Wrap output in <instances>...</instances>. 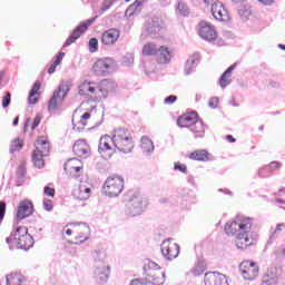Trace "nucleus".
Masks as SVG:
<instances>
[{"mask_svg":"<svg viewBox=\"0 0 285 285\" xmlns=\"http://www.w3.org/2000/svg\"><path fill=\"white\" fill-rule=\"evenodd\" d=\"M39 97H40L39 94H35V92L30 91L29 104H32V105L37 104L39 101Z\"/></svg>","mask_w":285,"mask_h":285,"instance_id":"nucleus-44","label":"nucleus"},{"mask_svg":"<svg viewBox=\"0 0 285 285\" xmlns=\"http://www.w3.org/2000/svg\"><path fill=\"white\" fill-rule=\"evenodd\" d=\"M114 145L120 153H132L135 148V139L132 134L126 128H120L114 131Z\"/></svg>","mask_w":285,"mask_h":285,"instance_id":"nucleus-6","label":"nucleus"},{"mask_svg":"<svg viewBox=\"0 0 285 285\" xmlns=\"http://www.w3.org/2000/svg\"><path fill=\"white\" fill-rule=\"evenodd\" d=\"M156 56H157L158 63H169L170 62L171 55H170V49L168 47L160 46L158 48V53Z\"/></svg>","mask_w":285,"mask_h":285,"instance_id":"nucleus-31","label":"nucleus"},{"mask_svg":"<svg viewBox=\"0 0 285 285\" xmlns=\"http://www.w3.org/2000/svg\"><path fill=\"white\" fill-rule=\"evenodd\" d=\"M11 95L10 91L6 92V96L2 98V108H8L10 106Z\"/></svg>","mask_w":285,"mask_h":285,"instance_id":"nucleus-43","label":"nucleus"},{"mask_svg":"<svg viewBox=\"0 0 285 285\" xmlns=\"http://www.w3.org/2000/svg\"><path fill=\"white\" fill-rule=\"evenodd\" d=\"M174 170H178V173H183L184 175H186V173H188V166H186V164L176 161L174 163Z\"/></svg>","mask_w":285,"mask_h":285,"instance_id":"nucleus-39","label":"nucleus"},{"mask_svg":"<svg viewBox=\"0 0 285 285\" xmlns=\"http://www.w3.org/2000/svg\"><path fill=\"white\" fill-rule=\"evenodd\" d=\"M213 1H215V0H204V3H206V6H210V3H212V6H213Z\"/></svg>","mask_w":285,"mask_h":285,"instance_id":"nucleus-57","label":"nucleus"},{"mask_svg":"<svg viewBox=\"0 0 285 285\" xmlns=\"http://www.w3.org/2000/svg\"><path fill=\"white\" fill-rule=\"evenodd\" d=\"M214 101H215V99H212V100L209 101L210 108H215V105H213Z\"/></svg>","mask_w":285,"mask_h":285,"instance_id":"nucleus-61","label":"nucleus"},{"mask_svg":"<svg viewBox=\"0 0 285 285\" xmlns=\"http://www.w3.org/2000/svg\"><path fill=\"white\" fill-rule=\"evenodd\" d=\"M278 48H279L281 50H285V46H284V45H278Z\"/></svg>","mask_w":285,"mask_h":285,"instance_id":"nucleus-62","label":"nucleus"},{"mask_svg":"<svg viewBox=\"0 0 285 285\" xmlns=\"http://www.w3.org/2000/svg\"><path fill=\"white\" fill-rule=\"evenodd\" d=\"M90 193H92V185L88 180H80L75 187L72 196L76 199L86 200L90 199Z\"/></svg>","mask_w":285,"mask_h":285,"instance_id":"nucleus-18","label":"nucleus"},{"mask_svg":"<svg viewBox=\"0 0 285 285\" xmlns=\"http://www.w3.org/2000/svg\"><path fill=\"white\" fill-rule=\"evenodd\" d=\"M65 171L69 177H86L83 163L79 158H70L65 163Z\"/></svg>","mask_w":285,"mask_h":285,"instance_id":"nucleus-11","label":"nucleus"},{"mask_svg":"<svg viewBox=\"0 0 285 285\" xmlns=\"http://www.w3.org/2000/svg\"><path fill=\"white\" fill-rule=\"evenodd\" d=\"M119 37H121V31L111 28L102 32L100 41L102 46H115L119 41Z\"/></svg>","mask_w":285,"mask_h":285,"instance_id":"nucleus-23","label":"nucleus"},{"mask_svg":"<svg viewBox=\"0 0 285 285\" xmlns=\"http://www.w3.org/2000/svg\"><path fill=\"white\" fill-rule=\"evenodd\" d=\"M204 273V269H202V267H195L193 269V275L197 276V275H202Z\"/></svg>","mask_w":285,"mask_h":285,"instance_id":"nucleus-52","label":"nucleus"},{"mask_svg":"<svg viewBox=\"0 0 285 285\" xmlns=\"http://www.w3.org/2000/svg\"><path fill=\"white\" fill-rule=\"evenodd\" d=\"M99 153L105 157V159H110L115 155L117 147H115V136L110 137L105 135L100 138L99 141Z\"/></svg>","mask_w":285,"mask_h":285,"instance_id":"nucleus-12","label":"nucleus"},{"mask_svg":"<svg viewBox=\"0 0 285 285\" xmlns=\"http://www.w3.org/2000/svg\"><path fill=\"white\" fill-rule=\"evenodd\" d=\"M124 190V179H108L102 186V193L107 197H118Z\"/></svg>","mask_w":285,"mask_h":285,"instance_id":"nucleus-14","label":"nucleus"},{"mask_svg":"<svg viewBox=\"0 0 285 285\" xmlns=\"http://www.w3.org/2000/svg\"><path fill=\"white\" fill-rule=\"evenodd\" d=\"M6 216V203H0V222Z\"/></svg>","mask_w":285,"mask_h":285,"instance_id":"nucleus-49","label":"nucleus"},{"mask_svg":"<svg viewBox=\"0 0 285 285\" xmlns=\"http://www.w3.org/2000/svg\"><path fill=\"white\" fill-rule=\"evenodd\" d=\"M175 101H177V96H169L165 98L164 104L170 105V104H175Z\"/></svg>","mask_w":285,"mask_h":285,"instance_id":"nucleus-47","label":"nucleus"},{"mask_svg":"<svg viewBox=\"0 0 285 285\" xmlns=\"http://www.w3.org/2000/svg\"><path fill=\"white\" fill-rule=\"evenodd\" d=\"M112 90V82L101 80L99 82L85 80L78 87L80 97H90L92 101H104Z\"/></svg>","mask_w":285,"mask_h":285,"instance_id":"nucleus-2","label":"nucleus"},{"mask_svg":"<svg viewBox=\"0 0 285 285\" xmlns=\"http://www.w3.org/2000/svg\"><path fill=\"white\" fill-rule=\"evenodd\" d=\"M63 57H66L65 52H60L57 57L53 63L48 69V75H53L55 70H57V66L61 65V61H63Z\"/></svg>","mask_w":285,"mask_h":285,"instance_id":"nucleus-36","label":"nucleus"},{"mask_svg":"<svg viewBox=\"0 0 285 285\" xmlns=\"http://www.w3.org/2000/svg\"><path fill=\"white\" fill-rule=\"evenodd\" d=\"M3 77H6V71H1V72H0V81L3 80Z\"/></svg>","mask_w":285,"mask_h":285,"instance_id":"nucleus-58","label":"nucleus"},{"mask_svg":"<svg viewBox=\"0 0 285 285\" xmlns=\"http://www.w3.org/2000/svg\"><path fill=\"white\" fill-rule=\"evenodd\" d=\"M114 179H121V176H115Z\"/></svg>","mask_w":285,"mask_h":285,"instance_id":"nucleus-63","label":"nucleus"},{"mask_svg":"<svg viewBox=\"0 0 285 285\" xmlns=\"http://www.w3.org/2000/svg\"><path fill=\"white\" fill-rule=\"evenodd\" d=\"M239 273L246 282H255L259 277V265L253 261H243L239 265Z\"/></svg>","mask_w":285,"mask_h":285,"instance_id":"nucleus-10","label":"nucleus"},{"mask_svg":"<svg viewBox=\"0 0 285 285\" xmlns=\"http://www.w3.org/2000/svg\"><path fill=\"white\" fill-rule=\"evenodd\" d=\"M62 235L68 237L71 244H83L90 235V227L86 224L71 223L63 227Z\"/></svg>","mask_w":285,"mask_h":285,"instance_id":"nucleus-4","label":"nucleus"},{"mask_svg":"<svg viewBox=\"0 0 285 285\" xmlns=\"http://www.w3.org/2000/svg\"><path fill=\"white\" fill-rule=\"evenodd\" d=\"M32 213H35V206L32 205V202L22 200L18 206V212L16 215L17 220L21 222V219H26V217H30Z\"/></svg>","mask_w":285,"mask_h":285,"instance_id":"nucleus-25","label":"nucleus"},{"mask_svg":"<svg viewBox=\"0 0 285 285\" xmlns=\"http://www.w3.org/2000/svg\"><path fill=\"white\" fill-rule=\"evenodd\" d=\"M73 155L76 157H81L82 159H87V157H90V145L85 139L77 140L72 146Z\"/></svg>","mask_w":285,"mask_h":285,"instance_id":"nucleus-24","label":"nucleus"},{"mask_svg":"<svg viewBox=\"0 0 285 285\" xmlns=\"http://www.w3.org/2000/svg\"><path fill=\"white\" fill-rule=\"evenodd\" d=\"M43 208H45V210H47L48 213H50V210H52V208H53L52 200H50V199H45V200H43Z\"/></svg>","mask_w":285,"mask_h":285,"instance_id":"nucleus-45","label":"nucleus"},{"mask_svg":"<svg viewBox=\"0 0 285 285\" xmlns=\"http://www.w3.org/2000/svg\"><path fill=\"white\" fill-rule=\"evenodd\" d=\"M205 285H229L228 276L218 272H208L204 276Z\"/></svg>","mask_w":285,"mask_h":285,"instance_id":"nucleus-21","label":"nucleus"},{"mask_svg":"<svg viewBox=\"0 0 285 285\" xmlns=\"http://www.w3.org/2000/svg\"><path fill=\"white\" fill-rule=\"evenodd\" d=\"M102 120H104V115L97 111V107H94L85 111L80 116V118L73 117L72 125L76 130L81 132V130H85V128H88L89 130L90 128H97V126L101 125Z\"/></svg>","mask_w":285,"mask_h":285,"instance_id":"nucleus-3","label":"nucleus"},{"mask_svg":"<svg viewBox=\"0 0 285 285\" xmlns=\"http://www.w3.org/2000/svg\"><path fill=\"white\" fill-rule=\"evenodd\" d=\"M225 139L229 142V144H235L237 140L235 139V137H233V135H227L225 137Z\"/></svg>","mask_w":285,"mask_h":285,"instance_id":"nucleus-53","label":"nucleus"},{"mask_svg":"<svg viewBox=\"0 0 285 285\" xmlns=\"http://www.w3.org/2000/svg\"><path fill=\"white\" fill-rule=\"evenodd\" d=\"M145 271H148V279L153 285H164L166 283V272L157 263L146 261Z\"/></svg>","mask_w":285,"mask_h":285,"instance_id":"nucleus-8","label":"nucleus"},{"mask_svg":"<svg viewBox=\"0 0 285 285\" xmlns=\"http://www.w3.org/2000/svg\"><path fill=\"white\" fill-rule=\"evenodd\" d=\"M160 248L165 259L173 261L179 257V245L173 239L164 240Z\"/></svg>","mask_w":285,"mask_h":285,"instance_id":"nucleus-15","label":"nucleus"},{"mask_svg":"<svg viewBox=\"0 0 285 285\" xmlns=\"http://www.w3.org/2000/svg\"><path fill=\"white\" fill-rule=\"evenodd\" d=\"M198 35L202 39H205V41H215V39H217L215 27L206 21L199 23Z\"/></svg>","mask_w":285,"mask_h":285,"instance_id":"nucleus-22","label":"nucleus"},{"mask_svg":"<svg viewBox=\"0 0 285 285\" xmlns=\"http://www.w3.org/2000/svg\"><path fill=\"white\" fill-rule=\"evenodd\" d=\"M225 233L235 237L234 242L238 250H246L257 242V234L253 233L252 218H239L236 222L226 223Z\"/></svg>","mask_w":285,"mask_h":285,"instance_id":"nucleus-1","label":"nucleus"},{"mask_svg":"<svg viewBox=\"0 0 285 285\" xmlns=\"http://www.w3.org/2000/svg\"><path fill=\"white\" fill-rule=\"evenodd\" d=\"M212 14L216 21H220L222 23L230 21V13L228 12V9H226L224 3L219 1L212 4Z\"/></svg>","mask_w":285,"mask_h":285,"instance_id":"nucleus-17","label":"nucleus"},{"mask_svg":"<svg viewBox=\"0 0 285 285\" xmlns=\"http://www.w3.org/2000/svg\"><path fill=\"white\" fill-rule=\"evenodd\" d=\"M89 26H92V20H88L87 23H82L78 26L72 31L71 36H69V38L66 40L63 48H68V46H72V43H75V41H77V39H79V37H81V35H83V32L88 30Z\"/></svg>","mask_w":285,"mask_h":285,"instance_id":"nucleus-26","label":"nucleus"},{"mask_svg":"<svg viewBox=\"0 0 285 285\" xmlns=\"http://www.w3.org/2000/svg\"><path fill=\"white\" fill-rule=\"evenodd\" d=\"M23 148V141L21 139L17 138L13 140L11 145V150H21Z\"/></svg>","mask_w":285,"mask_h":285,"instance_id":"nucleus-41","label":"nucleus"},{"mask_svg":"<svg viewBox=\"0 0 285 285\" xmlns=\"http://www.w3.org/2000/svg\"><path fill=\"white\" fill-rule=\"evenodd\" d=\"M233 70H235V66H230L220 77L219 83L222 88H226V86H229L230 75L233 73Z\"/></svg>","mask_w":285,"mask_h":285,"instance_id":"nucleus-34","label":"nucleus"},{"mask_svg":"<svg viewBox=\"0 0 285 285\" xmlns=\"http://www.w3.org/2000/svg\"><path fill=\"white\" fill-rule=\"evenodd\" d=\"M197 112L193 111L189 114H184L183 116L178 117L177 125L180 128H191L195 124H197Z\"/></svg>","mask_w":285,"mask_h":285,"instance_id":"nucleus-27","label":"nucleus"},{"mask_svg":"<svg viewBox=\"0 0 285 285\" xmlns=\"http://www.w3.org/2000/svg\"><path fill=\"white\" fill-rule=\"evenodd\" d=\"M146 0H136L127 10H126V14H128L129 17H132V14H135V12H137V10H139V8H141V6H144Z\"/></svg>","mask_w":285,"mask_h":285,"instance_id":"nucleus-35","label":"nucleus"},{"mask_svg":"<svg viewBox=\"0 0 285 285\" xmlns=\"http://www.w3.org/2000/svg\"><path fill=\"white\" fill-rule=\"evenodd\" d=\"M13 126H19V117L14 118Z\"/></svg>","mask_w":285,"mask_h":285,"instance_id":"nucleus-59","label":"nucleus"},{"mask_svg":"<svg viewBox=\"0 0 285 285\" xmlns=\"http://www.w3.org/2000/svg\"><path fill=\"white\" fill-rule=\"evenodd\" d=\"M140 148L142 153H153L155 150V144L148 136H142L140 140Z\"/></svg>","mask_w":285,"mask_h":285,"instance_id":"nucleus-32","label":"nucleus"},{"mask_svg":"<svg viewBox=\"0 0 285 285\" xmlns=\"http://www.w3.org/2000/svg\"><path fill=\"white\" fill-rule=\"evenodd\" d=\"M261 3H264V6H271V3H273V1L275 0H258Z\"/></svg>","mask_w":285,"mask_h":285,"instance_id":"nucleus-56","label":"nucleus"},{"mask_svg":"<svg viewBox=\"0 0 285 285\" xmlns=\"http://www.w3.org/2000/svg\"><path fill=\"white\" fill-rule=\"evenodd\" d=\"M7 244H9L11 248H21L22 250H28L32 248L35 240L32 239V236L28 234V228L21 226L7 238Z\"/></svg>","mask_w":285,"mask_h":285,"instance_id":"nucleus-5","label":"nucleus"},{"mask_svg":"<svg viewBox=\"0 0 285 285\" xmlns=\"http://www.w3.org/2000/svg\"><path fill=\"white\" fill-rule=\"evenodd\" d=\"M277 268H268L263 275L262 285H277Z\"/></svg>","mask_w":285,"mask_h":285,"instance_id":"nucleus-28","label":"nucleus"},{"mask_svg":"<svg viewBox=\"0 0 285 285\" xmlns=\"http://www.w3.org/2000/svg\"><path fill=\"white\" fill-rule=\"evenodd\" d=\"M199 59H200L199 53H194L188 58V60L185 65V70L187 72V75H189L190 70H193V68H195V66H197V62L199 61Z\"/></svg>","mask_w":285,"mask_h":285,"instance_id":"nucleus-33","label":"nucleus"},{"mask_svg":"<svg viewBox=\"0 0 285 285\" xmlns=\"http://www.w3.org/2000/svg\"><path fill=\"white\" fill-rule=\"evenodd\" d=\"M282 164L277 163V161H272L269 165H268V168L271 170H277V168H281Z\"/></svg>","mask_w":285,"mask_h":285,"instance_id":"nucleus-51","label":"nucleus"},{"mask_svg":"<svg viewBox=\"0 0 285 285\" xmlns=\"http://www.w3.org/2000/svg\"><path fill=\"white\" fill-rule=\"evenodd\" d=\"M97 50H99V40L91 38L89 40V52H97Z\"/></svg>","mask_w":285,"mask_h":285,"instance_id":"nucleus-40","label":"nucleus"},{"mask_svg":"<svg viewBox=\"0 0 285 285\" xmlns=\"http://www.w3.org/2000/svg\"><path fill=\"white\" fill-rule=\"evenodd\" d=\"M94 275L96 279L106 282L110 277V266L105 261H96L94 266Z\"/></svg>","mask_w":285,"mask_h":285,"instance_id":"nucleus-20","label":"nucleus"},{"mask_svg":"<svg viewBox=\"0 0 285 285\" xmlns=\"http://www.w3.org/2000/svg\"><path fill=\"white\" fill-rule=\"evenodd\" d=\"M142 57H157L159 55V47L155 42H147L142 46Z\"/></svg>","mask_w":285,"mask_h":285,"instance_id":"nucleus-30","label":"nucleus"},{"mask_svg":"<svg viewBox=\"0 0 285 285\" xmlns=\"http://www.w3.org/2000/svg\"><path fill=\"white\" fill-rule=\"evenodd\" d=\"M39 90H41V82H36L31 89V92L39 95Z\"/></svg>","mask_w":285,"mask_h":285,"instance_id":"nucleus-50","label":"nucleus"},{"mask_svg":"<svg viewBox=\"0 0 285 285\" xmlns=\"http://www.w3.org/2000/svg\"><path fill=\"white\" fill-rule=\"evenodd\" d=\"M191 131L194 132V135H196V137H204V132L206 131V129L204 128V124L197 121L191 128Z\"/></svg>","mask_w":285,"mask_h":285,"instance_id":"nucleus-37","label":"nucleus"},{"mask_svg":"<svg viewBox=\"0 0 285 285\" xmlns=\"http://www.w3.org/2000/svg\"><path fill=\"white\" fill-rule=\"evenodd\" d=\"M284 229H285V224H278L276 226L275 233H282V230H284Z\"/></svg>","mask_w":285,"mask_h":285,"instance_id":"nucleus-54","label":"nucleus"},{"mask_svg":"<svg viewBox=\"0 0 285 285\" xmlns=\"http://www.w3.org/2000/svg\"><path fill=\"white\" fill-rule=\"evenodd\" d=\"M112 68H115V60L111 58L98 59L92 66V72L97 77H106Z\"/></svg>","mask_w":285,"mask_h":285,"instance_id":"nucleus-13","label":"nucleus"},{"mask_svg":"<svg viewBox=\"0 0 285 285\" xmlns=\"http://www.w3.org/2000/svg\"><path fill=\"white\" fill-rule=\"evenodd\" d=\"M147 35H149L151 39H164V35H166V24H164V20L154 18L147 28Z\"/></svg>","mask_w":285,"mask_h":285,"instance_id":"nucleus-16","label":"nucleus"},{"mask_svg":"<svg viewBox=\"0 0 285 285\" xmlns=\"http://www.w3.org/2000/svg\"><path fill=\"white\" fill-rule=\"evenodd\" d=\"M177 10L183 17H188V6L185 2H178Z\"/></svg>","mask_w":285,"mask_h":285,"instance_id":"nucleus-38","label":"nucleus"},{"mask_svg":"<svg viewBox=\"0 0 285 285\" xmlns=\"http://www.w3.org/2000/svg\"><path fill=\"white\" fill-rule=\"evenodd\" d=\"M39 124H41V117L36 116L35 119H33V122L31 125V129L35 130V128H37V126H39Z\"/></svg>","mask_w":285,"mask_h":285,"instance_id":"nucleus-48","label":"nucleus"},{"mask_svg":"<svg viewBox=\"0 0 285 285\" xmlns=\"http://www.w3.org/2000/svg\"><path fill=\"white\" fill-rule=\"evenodd\" d=\"M68 92H70V85H68V82L60 83L59 87L53 91V95L49 100L48 110L50 111L59 110Z\"/></svg>","mask_w":285,"mask_h":285,"instance_id":"nucleus-9","label":"nucleus"},{"mask_svg":"<svg viewBox=\"0 0 285 285\" xmlns=\"http://www.w3.org/2000/svg\"><path fill=\"white\" fill-rule=\"evenodd\" d=\"M26 163H22L18 166V169H17V175L18 177H26Z\"/></svg>","mask_w":285,"mask_h":285,"instance_id":"nucleus-42","label":"nucleus"},{"mask_svg":"<svg viewBox=\"0 0 285 285\" xmlns=\"http://www.w3.org/2000/svg\"><path fill=\"white\" fill-rule=\"evenodd\" d=\"M233 1V3H244V1H246V0H232Z\"/></svg>","mask_w":285,"mask_h":285,"instance_id":"nucleus-60","label":"nucleus"},{"mask_svg":"<svg viewBox=\"0 0 285 285\" xmlns=\"http://www.w3.org/2000/svg\"><path fill=\"white\" fill-rule=\"evenodd\" d=\"M193 161H210V154L206 149H197L188 156Z\"/></svg>","mask_w":285,"mask_h":285,"instance_id":"nucleus-29","label":"nucleus"},{"mask_svg":"<svg viewBox=\"0 0 285 285\" xmlns=\"http://www.w3.org/2000/svg\"><path fill=\"white\" fill-rule=\"evenodd\" d=\"M48 155H50V142L47 137L41 136L36 140V149L32 153V161L36 168L46 166L43 157H48Z\"/></svg>","mask_w":285,"mask_h":285,"instance_id":"nucleus-7","label":"nucleus"},{"mask_svg":"<svg viewBox=\"0 0 285 285\" xmlns=\"http://www.w3.org/2000/svg\"><path fill=\"white\" fill-rule=\"evenodd\" d=\"M144 208H146L144 200L140 197H135L127 204L125 213L127 217H137L144 213Z\"/></svg>","mask_w":285,"mask_h":285,"instance_id":"nucleus-19","label":"nucleus"},{"mask_svg":"<svg viewBox=\"0 0 285 285\" xmlns=\"http://www.w3.org/2000/svg\"><path fill=\"white\" fill-rule=\"evenodd\" d=\"M45 195H48V197H55V188L52 187H45Z\"/></svg>","mask_w":285,"mask_h":285,"instance_id":"nucleus-46","label":"nucleus"},{"mask_svg":"<svg viewBox=\"0 0 285 285\" xmlns=\"http://www.w3.org/2000/svg\"><path fill=\"white\" fill-rule=\"evenodd\" d=\"M129 285H146V284L139 279H135Z\"/></svg>","mask_w":285,"mask_h":285,"instance_id":"nucleus-55","label":"nucleus"}]
</instances>
